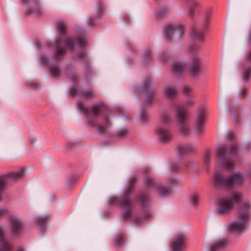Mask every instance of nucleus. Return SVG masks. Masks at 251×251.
Wrapping results in <instances>:
<instances>
[{
  "instance_id": "1",
  "label": "nucleus",
  "mask_w": 251,
  "mask_h": 251,
  "mask_svg": "<svg viewBox=\"0 0 251 251\" xmlns=\"http://www.w3.org/2000/svg\"><path fill=\"white\" fill-rule=\"evenodd\" d=\"M78 108L83 112L87 118V124L95 126L99 133H103L109 126V119L107 117H99L102 111L100 104H95L89 109H86L82 101L79 100L77 103Z\"/></svg>"
},
{
  "instance_id": "2",
  "label": "nucleus",
  "mask_w": 251,
  "mask_h": 251,
  "mask_svg": "<svg viewBox=\"0 0 251 251\" xmlns=\"http://www.w3.org/2000/svg\"><path fill=\"white\" fill-rule=\"evenodd\" d=\"M212 13V9L207 8L204 11V18L205 22L202 24L201 27L194 26L190 31V34L192 38V41L189 48L191 51L196 50L199 49L200 44L199 42L204 40V31L208 26V20Z\"/></svg>"
},
{
  "instance_id": "3",
  "label": "nucleus",
  "mask_w": 251,
  "mask_h": 251,
  "mask_svg": "<svg viewBox=\"0 0 251 251\" xmlns=\"http://www.w3.org/2000/svg\"><path fill=\"white\" fill-rule=\"evenodd\" d=\"M250 204L245 203L238 211L237 219L230 224L229 230L235 235H240L246 230V226L250 217Z\"/></svg>"
},
{
  "instance_id": "4",
  "label": "nucleus",
  "mask_w": 251,
  "mask_h": 251,
  "mask_svg": "<svg viewBox=\"0 0 251 251\" xmlns=\"http://www.w3.org/2000/svg\"><path fill=\"white\" fill-rule=\"evenodd\" d=\"M237 147L235 144L229 148L221 146L218 150V161L224 165L226 169H231L234 166V158L237 156Z\"/></svg>"
},
{
  "instance_id": "5",
  "label": "nucleus",
  "mask_w": 251,
  "mask_h": 251,
  "mask_svg": "<svg viewBox=\"0 0 251 251\" xmlns=\"http://www.w3.org/2000/svg\"><path fill=\"white\" fill-rule=\"evenodd\" d=\"M245 180L243 175L239 172H234L233 175L227 177L224 176L221 171H217L214 176V184L219 188H223L233 184H241Z\"/></svg>"
},
{
  "instance_id": "6",
  "label": "nucleus",
  "mask_w": 251,
  "mask_h": 251,
  "mask_svg": "<svg viewBox=\"0 0 251 251\" xmlns=\"http://www.w3.org/2000/svg\"><path fill=\"white\" fill-rule=\"evenodd\" d=\"M242 199L241 194L234 191L229 196L220 199L217 202V212L222 214H227L233 209L235 203H239Z\"/></svg>"
},
{
  "instance_id": "7",
  "label": "nucleus",
  "mask_w": 251,
  "mask_h": 251,
  "mask_svg": "<svg viewBox=\"0 0 251 251\" xmlns=\"http://www.w3.org/2000/svg\"><path fill=\"white\" fill-rule=\"evenodd\" d=\"M184 26L178 24H169L165 25L164 34L168 42L172 41L174 38H179L183 34Z\"/></svg>"
},
{
  "instance_id": "8",
  "label": "nucleus",
  "mask_w": 251,
  "mask_h": 251,
  "mask_svg": "<svg viewBox=\"0 0 251 251\" xmlns=\"http://www.w3.org/2000/svg\"><path fill=\"white\" fill-rule=\"evenodd\" d=\"M78 43L80 46H83L87 44L86 39L83 38H69L65 42L64 47H62L60 43L55 45V54L58 58L64 54L66 49L72 48L75 44Z\"/></svg>"
},
{
  "instance_id": "9",
  "label": "nucleus",
  "mask_w": 251,
  "mask_h": 251,
  "mask_svg": "<svg viewBox=\"0 0 251 251\" xmlns=\"http://www.w3.org/2000/svg\"><path fill=\"white\" fill-rule=\"evenodd\" d=\"M134 185V182H130L128 188L118 202L119 205L124 208L123 217L126 220L128 219L131 217V201L129 199V197L131 194Z\"/></svg>"
},
{
  "instance_id": "10",
  "label": "nucleus",
  "mask_w": 251,
  "mask_h": 251,
  "mask_svg": "<svg viewBox=\"0 0 251 251\" xmlns=\"http://www.w3.org/2000/svg\"><path fill=\"white\" fill-rule=\"evenodd\" d=\"M25 172L23 169H20L17 171L11 172L0 176V201L2 199L4 188L7 182L18 179L24 176Z\"/></svg>"
},
{
  "instance_id": "11",
  "label": "nucleus",
  "mask_w": 251,
  "mask_h": 251,
  "mask_svg": "<svg viewBox=\"0 0 251 251\" xmlns=\"http://www.w3.org/2000/svg\"><path fill=\"white\" fill-rule=\"evenodd\" d=\"M176 121L181 125L180 132L181 134H187L190 132L189 123L187 120V114L183 107L177 106L175 110Z\"/></svg>"
},
{
  "instance_id": "12",
  "label": "nucleus",
  "mask_w": 251,
  "mask_h": 251,
  "mask_svg": "<svg viewBox=\"0 0 251 251\" xmlns=\"http://www.w3.org/2000/svg\"><path fill=\"white\" fill-rule=\"evenodd\" d=\"M154 134L158 140L162 143L167 144L172 140V133L167 126H157L154 130Z\"/></svg>"
},
{
  "instance_id": "13",
  "label": "nucleus",
  "mask_w": 251,
  "mask_h": 251,
  "mask_svg": "<svg viewBox=\"0 0 251 251\" xmlns=\"http://www.w3.org/2000/svg\"><path fill=\"white\" fill-rule=\"evenodd\" d=\"M205 120V110L200 108L197 111L196 118V126L194 132L197 135H201L204 131Z\"/></svg>"
},
{
  "instance_id": "14",
  "label": "nucleus",
  "mask_w": 251,
  "mask_h": 251,
  "mask_svg": "<svg viewBox=\"0 0 251 251\" xmlns=\"http://www.w3.org/2000/svg\"><path fill=\"white\" fill-rule=\"evenodd\" d=\"M145 184L151 188L157 190L159 192L160 196L162 197H166L169 196L171 191L165 187H162L159 183H156L154 180L150 176H147L144 178Z\"/></svg>"
},
{
  "instance_id": "15",
  "label": "nucleus",
  "mask_w": 251,
  "mask_h": 251,
  "mask_svg": "<svg viewBox=\"0 0 251 251\" xmlns=\"http://www.w3.org/2000/svg\"><path fill=\"white\" fill-rule=\"evenodd\" d=\"M187 240L186 234L184 233L176 235L172 244L173 251H182L184 247Z\"/></svg>"
},
{
  "instance_id": "16",
  "label": "nucleus",
  "mask_w": 251,
  "mask_h": 251,
  "mask_svg": "<svg viewBox=\"0 0 251 251\" xmlns=\"http://www.w3.org/2000/svg\"><path fill=\"white\" fill-rule=\"evenodd\" d=\"M201 58L197 55H194L192 58L191 62L189 65V73L193 76L199 75L201 72Z\"/></svg>"
},
{
  "instance_id": "17",
  "label": "nucleus",
  "mask_w": 251,
  "mask_h": 251,
  "mask_svg": "<svg viewBox=\"0 0 251 251\" xmlns=\"http://www.w3.org/2000/svg\"><path fill=\"white\" fill-rule=\"evenodd\" d=\"M163 93L167 98L171 99L177 96V90L176 86L168 85L163 88Z\"/></svg>"
},
{
  "instance_id": "18",
  "label": "nucleus",
  "mask_w": 251,
  "mask_h": 251,
  "mask_svg": "<svg viewBox=\"0 0 251 251\" xmlns=\"http://www.w3.org/2000/svg\"><path fill=\"white\" fill-rule=\"evenodd\" d=\"M12 246L5 239V233L3 232L0 234V251H12Z\"/></svg>"
},
{
  "instance_id": "19",
  "label": "nucleus",
  "mask_w": 251,
  "mask_h": 251,
  "mask_svg": "<svg viewBox=\"0 0 251 251\" xmlns=\"http://www.w3.org/2000/svg\"><path fill=\"white\" fill-rule=\"evenodd\" d=\"M10 223L13 232L15 234L18 233L23 226L21 220L17 217L13 216L10 217Z\"/></svg>"
},
{
  "instance_id": "20",
  "label": "nucleus",
  "mask_w": 251,
  "mask_h": 251,
  "mask_svg": "<svg viewBox=\"0 0 251 251\" xmlns=\"http://www.w3.org/2000/svg\"><path fill=\"white\" fill-rule=\"evenodd\" d=\"M151 83V79L150 78H146L144 80V89L146 90L148 93V96L146 99V102L147 103H151L154 99V94H153L150 88V84Z\"/></svg>"
},
{
  "instance_id": "21",
  "label": "nucleus",
  "mask_w": 251,
  "mask_h": 251,
  "mask_svg": "<svg viewBox=\"0 0 251 251\" xmlns=\"http://www.w3.org/2000/svg\"><path fill=\"white\" fill-rule=\"evenodd\" d=\"M228 242L226 239H223L215 242L209 249V251H218L227 246Z\"/></svg>"
},
{
  "instance_id": "22",
  "label": "nucleus",
  "mask_w": 251,
  "mask_h": 251,
  "mask_svg": "<svg viewBox=\"0 0 251 251\" xmlns=\"http://www.w3.org/2000/svg\"><path fill=\"white\" fill-rule=\"evenodd\" d=\"M185 68V65L180 62H174L171 66L172 71L178 75H181L184 71Z\"/></svg>"
},
{
  "instance_id": "23",
  "label": "nucleus",
  "mask_w": 251,
  "mask_h": 251,
  "mask_svg": "<svg viewBox=\"0 0 251 251\" xmlns=\"http://www.w3.org/2000/svg\"><path fill=\"white\" fill-rule=\"evenodd\" d=\"M195 148V146L191 144L180 145L178 147V151L180 154H183L191 152Z\"/></svg>"
},
{
  "instance_id": "24",
  "label": "nucleus",
  "mask_w": 251,
  "mask_h": 251,
  "mask_svg": "<svg viewBox=\"0 0 251 251\" xmlns=\"http://www.w3.org/2000/svg\"><path fill=\"white\" fill-rule=\"evenodd\" d=\"M201 5L198 2L192 3L190 7L189 14L191 16H195L200 12Z\"/></svg>"
},
{
  "instance_id": "25",
  "label": "nucleus",
  "mask_w": 251,
  "mask_h": 251,
  "mask_svg": "<svg viewBox=\"0 0 251 251\" xmlns=\"http://www.w3.org/2000/svg\"><path fill=\"white\" fill-rule=\"evenodd\" d=\"M35 8L33 9H27L26 10V13L27 14H30L32 12L35 13L37 16L41 14L42 11V7L38 1L35 2L34 3Z\"/></svg>"
},
{
  "instance_id": "26",
  "label": "nucleus",
  "mask_w": 251,
  "mask_h": 251,
  "mask_svg": "<svg viewBox=\"0 0 251 251\" xmlns=\"http://www.w3.org/2000/svg\"><path fill=\"white\" fill-rule=\"evenodd\" d=\"M138 201L141 204L142 206H147L148 204L149 203V197L146 194H141L138 197Z\"/></svg>"
},
{
  "instance_id": "27",
  "label": "nucleus",
  "mask_w": 251,
  "mask_h": 251,
  "mask_svg": "<svg viewBox=\"0 0 251 251\" xmlns=\"http://www.w3.org/2000/svg\"><path fill=\"white\" fill-rule=\"evenodd\" d=\"M49 69L50 72L53 77H57L60 75L61 72L57 65H51Z\"/></svg>"
},
{
  "instance_id": "28",
  "label": "nucleus",
  "mask_w": 251,
  "mask_h": 251,
  "mask_svg": "<svg viewBox=\"0 0 251 251\" xmlns=\"http://www.w3.org/2000/svg\"><path fill=\"white\" fill-rule=\"evenodd\" d=\"M49 217L48 216H42L38 218L36 220V223L39 226L41 229L44 228L46 226V223L48 221Z\"/></svg>"
},
{
  "instance_id": "29",
  "label": "nucleus",
  "mask_w": 251,
  "mask_h": 251,
  "mask_svg": "<svg viewBox=\"0 0 251 251\" xmlns=\"http://www.w3.org/2000/svg\"><path fill=\"white\" fill-rule=\"evenodd\" d=\"M162 121L164 124H167L170 122V112L167 110H164L161 112Z\"/></svg>"
},
{
  "instance_id": "30",
  "label": "nucleus",
  "mask_w": 251,
  "mask_h": 251,
  "mask_svg": "<svg viewBox=\"0 0 251 251\" xmlns=\"http://www.w3.org/2000/svg\"><path fill=\"white\" fill-rule=\"evenodd\" d=\"M211 156L212 155L210 152L208 151H205L204 152L203 156V162L205 167H208L209 165H210Z\"/></svg>"
},
{
  "instance_id": "31",
  "label": "nucleus",
  "mask_w": 251,
  "mask_h": 251,
  "mask_svg": "<svg viewBox=\"0 0 251 251\" xmlns=\"http://www.w3.org/2000/svg\"><path fill=\"white\" fill-rule=\"evenodd\" d=\"M251 75V67L245 68L243 71V79L245 83L248 82Z\"/></svg>"
},
{
  "instance_id": "32",
  "label": "nucleus",
  "mask_w": 251,
  "mask_h": 251,
  "mask_svg": "<svg viewBox=\"0 0 251 251\" xmlns=\"http://www.w3.org/2000/svg\"><path fill=\"white\" fill-rule=\"evenodd\" d=\"M66 25L63 22H60L57 23V28L61 35H65L66 34Z\"/></svg>"
},
{
  "instance_id": "33",
  "label": "nucleus",
  "mask_w": 251,
  "mask_h": 251,
  "mask_svg": "<svg viewBox=\"0 0 251 251\" xmlns=\"http://www.w3.org/2000/svg\"><path fill=\"white\" fill-rule=\"evenodd\" d=\"M139 117L143 123H145L147 122L149 119V115L147 111L143 110L140 112Z\"/></svg>"
},
{
  "instance_id": "34",
  "label": "nucleus",
  "mask_w": 251,
  "mask_h": 251,
  "mask_svg": "<svg viewBox=\"0 0 251 251\" xmlns=\"http://www.w3.org/2000/svg\"><path fill=\"white\" fill-rule=\"evenodd\" d=\"M168 13V9L164 8L155 12L156 16L157 18H163L165 17Z\"/></svg>"
},
{
  "instance_id": "35",
  "label": "nucleus",
  "mask_w": 251,
  "mask_h": 251,
  "mask_svg": "<svg viewBox=\"0 0 251 251\" xmlns=\"http://www.w3.org/2000/svg\"><path fill=\"white\" fill-rule=\"evenodd\" d=\"M82 95L86 99H90L95 96V93L90 90H85L82 92Z\"/></svg>"
},
{
  "instance_id": "36",
  "label": "nucleus",
  "mask_w": 251,
  "mask_h": 251,
  "mask_svg": "<svg viewBox=\"0 0 251 251\" xmlns=\"http://www.w3.org/2000/svg\"><path fill=\"white\" fill-rule=\"evenodd\" d=\"M189 201L191 204L196 206L198 201V197L196 195L191 196L189 198Z\"/></svg>"
},
{
  "instance_id": "37",
  "label": "nucleus",
  "mask_w": 251,
  "mask_h": 251,
  "mask_svg": "<svg viewBox=\"0 0 251 251\" xmlns=\"http://www.w3.org/2000/svg\"><path fill=\"white\" fill-rule=\"evenodd\" d=\"M182 91L184 95L188 96L191 94L192 89L188 86H184Z\"/></svg>"
},
{
  "instance_id": "38",
  "label": "nucleus",
  "mask_w": 251,
  "mask_h": 251,
  "mask_svg": "<svg viewBox=\"0 0 251 251\" xmlns=\"http://www.w3.org/2000/svg\"><path fill=\"white\" fill-rule=\"evenodd\" d=\"M40 61L43 65H47L48 64L49 58L46 56H42L40 59Z\"/></svg>"
},
{
  "instance_id": "39",
  "label": "nucleus",
  "mask_w": 251,
  "mask_h": 251,
  "mask_svg": "<svg viewBox=\"0 0 251 251\" xmlns=\"http://www.w3.org/2000/svg\"><path fill=\"white\" fill-rule=\"evenodd\" d=\"M127 132V130L126 129L124 128L119 130L117 133V136L121 137L125 135Z\"/></svg>"
},
{
  "instance_id": "40",
  "label": "nucleus",
  "mask_w": 251,
  "mask_h": 251,
  "mask_svg": "<svg viewBox=\"0 0 251 251\" xmlns=\"http://www.w3.org/2000/svg\"><path fill=\"white\" fill-rule=\"evenodd\" d=\"M123 242V238L122 236H118L116 240L115 244L117 246H120Z\"/></svg>"
},
{
  "instance_id": "41",
  "label": "nucleus",
  "mask_w": 251,
  "mask_h": 251,
  "mask_svg": "<svg viewBox=\"0 0 251 251\" xmlns=\"http://www.w3.org/2000/svg\"><path fill=\"white\" fill-rule=\"evenodd\" d=\"M168 57V54L167 53H164L162 56L160 57V59L162 61H166Z\"/></svg>"
},
{
  "instance_id": "42",
  "label": "nucleus",
  "mask_w": 251,
  "mask_h": 251,
  "mask_svg": "<svg viewBox=\"0 0 251 251\" xmlns=\"http://www.w3.org/2000/svg\"><path fill=\"white\" fill-rule=\"evenodd\" d=\"M193 103V100L191 99H188L187 100L184 104V107H187Z\"/></svg>"
},
{
  "instance_id": "43",
  "label": "nucleus",
  "mask_w": 251,
  "mask_h": 251,
  "mask_svg": "<svg viewBox=\"0 0 251 251\" xmlns=\"http://www.w3.org/2000/svg\"><path fill=\"white\" fill-rule=\"evenodd\" d=\"M71 92L73 94H76L78 93L77 89L75 87H73L71 90Z\"/></svg>"
},
{
  "instance_id": "44",
  "label": "nucleus",
  "mask_w": 251,
  "mask_h": 251,
  "mask_svg": "<svg viewBox=\"0 0 251 251\" xmlns=\"http://www.w3.org/2000/svg\"><path fill=\"white\" fill-rule=\"evenodd\" d=\"M5 213V209L2 207H0V216L3 215Z\"/></svg>"
},
{
  "instance_id": "45",
  "label": "nucleus",
  "mask_w": 251,
  "mask_h": 251,
  "mask_svg": "<svg viewBox=\"0 0 251 251\" xmlns=\"http://www.w3.org/2000/svg\"><path fill=\"white\" fill-rule=\"evenodd\" d=\"M228 137L230 140H232L235 138V134L233 133H230L229 134Z\"/></svg>"
},
{
  "instance_id": "46",
  "label": "nucleus",
  "mask_w": 251,
  "mask_h": 251,
  "mask_svg": "<svg viewBox=\"0 0 251 251\" xmlns=\"http://www.w3.org/2000/svg\"><path fill=\"white\" fill-rule=\"evenodd\" d=\"M246 92H247L246 89L245 88V89H243L240 92L241 96L242 97L244 95L246 94Z\"/></svg>"
},
{
  "instance_id": "47",
  "label": "nucleus",
  "mask_w": 251,
  "mask_h": 251,
  "mask_svg": "<svg viewBox=\"0 0 251 251\" xmlns=\"http://www.w3.org/2000/svg\"><path fill=\"white\" fill-rule=\"evenodd\" d=\"M171 169L172 171L176 172L177 171V167H176V166L173 165L171 167Z\"/></svg>"
},
{
  "instance_id": "48",
  "label": "nucleus",
  "mask_w": 251,
  "mask_h": 251,
  "mask_svg": "<svg viewBox=\"0 0 251 251\" xmlns=\"http://www.w3.org/2000/svg\"><path fill=\"white\" fill-rule=\"evenodd\" d=\"M247 59L248 60H249V61H251V50L249 53V54H248V55L247 56Z\"/></svg>"
},
{
  "instance_id": "49",
  "label": "nucleus",
  "mask_w": 251,
  "mask_h": 251,
  "mask_svg": "<svg viewBox=\"0 0 251 251\" xmlns=\"http://www.w3.org/2000/svg\"><path fill=\"white\" fill-rule=\"evenodd\" d=\"M151 56V53H148L147 55V56L146 55H145V56H144L145 59L150 58Z\"/></svg>"
},
{
  "instance_id": "50",
  "label": "nucleus",
  "mask_w": 251,
  "mask_h": 251,
  "mask_svg": "<svg viewBox=\"0 0 251 251\" xmlns=\"http://www.w3.org/2000/svg\"><path fill=\"white\" fill-rule=\"evenodd\" d=\"M191 163V162H186L185 163V166L187 167V168H189L190 167V164Z\"/></svg>"
},
{
  "instance_id": "51",
  "label": "nucleus",
  "mask_w": 251,
  "mask_h": 251,
  "mask_svg": "<svg viewBox=\"0 0 251 251\" xmlns=\"http://www.w3.org/2000/svg\"><path fill=\"white\" fill-rule=\"evenodd\" d=\"M3 230L2 229V226L0 225V234H1V233H2L3 232Z\"/></svg>"
},
{
  "instance_id": "52",
  "label": "nucleus",
  "mask_w": 251,
  "mask_h": 251,
  "mask_svg": "<svg viewBox=\"0 0 251 251\" xmlns=\"http://www.w3.org/2000/svg\"><path fill=\"white\" fill-rule=\"evenodd\" d=\"M18 251H23V249L22 247H20L18 248Z\"/></svg>"
},
{
  "instance_id": "53",
  "label": "nucleus",
  "mask_w": 251,
  "mask_h": 251,
  "mask_svg": "<svg viewBox=\"0 0 251 251\" xmlns=\"http://www.w3.org/2000/svg\"><path fill=\"white\" fill-rule=\"evenodd\" d=\"M117 201V199L115 198V199L113 201L111 202V203H114Z\"/></svg>"
},
{
  "instance_id": "54",
  "label": "nucleus",
  "mask_w": 251,
  "mask_h": 251,
  "mask_svg": "<svg viewBox=\"0 0 251 251\" xmlns=\"http://www.w3.org/2000/svg\"><path fill=\"white\" fill-rule=\"evenodd\" d=\"M22 0V2H26L28 1V0Z\"/></svg>"
}]
</instances>
